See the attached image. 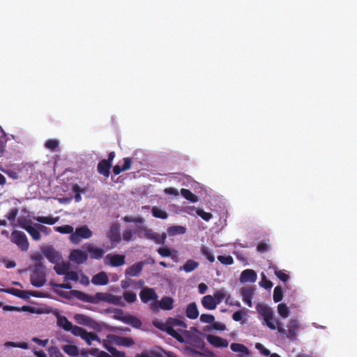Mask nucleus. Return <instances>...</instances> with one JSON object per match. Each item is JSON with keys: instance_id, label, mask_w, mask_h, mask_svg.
I'll use <instances>...</instances> for the list:
<instances>
[{"instance_id": "obj_1", "label": "nucleus", "mask_w": 357, "mask_h": 357, "mask_svg": "<svg viewBox=\"0 0 357 357\" xmlns=\"http://www.w3.org/2000/svg\"><path fill=\"white\" fill-rule=\"evenodd\" d=\"M256 310L258 314L263 317L265 324L271 330L277 329L278 331L282 335H285L286 337L291 340H294L296 337L297 332L299 329V324L296 319L289 320L287 331L283 324L278 321L273 314L272 309L264 304L258 303L256 306Z\"/></svg>"}, {"instance_id": "obj_2", "label": "nucleus", "mask_w": 357, "mask_h": 357, "mask_svg": "<svg viewBox=\"0 0 357 357\" xmlns=\"http://www.w3.org/2000/svg\"><path fill=\"white\" fill-rule=\"evenodd\" d=\"M46 282V273L44 266L35 264L31 275V283L36 287H43Z\"/></svg>"}, {"instance_id": "obj_3", "label": "nucleus", "mask_w": 357, "mask_h": 357, "mask_svg": "<svg viewBox=\"0 0 357 357\" xmlns=\"http://www.w3.org/2000/svg\"><path fill=\"white\" fill-rule=\"evenodd\" d=\"M10 241L16 244L22 251H26L29 249V243L26 236L23 231L13 230L10 235Z\"/></svg>"}, {"instance_id": "obj_4", "label": "nucleus", "mask_w": 357, "mask_h": 357, "mask_svg": "<svg viewBox=\"0 0 357 357\" xmlns=\"http://www.w3.org/2000/svg\"><path fill=\"white\" fill-rule=\"evenodd\" d=\"M92 235V231L86 225H83L76 228L75 231L70 235V239L73 243L78 244L82 238L87 239L91 238Z\"/></svg>"}, {"instance_id": "obj_5", "label": "nucleus", "mask_w": 357, "mask_h": 357, "mask_svg": "<svg viewBox=\"0 0 357 357\" xmlns=\"http://www.w3.org/2000/svg\"><path fill=\"white\" fill-rule=\"evenodd\" d=\"M18 222L20 226L26 230L34 241H38L41 239V235L36 227V223L32 224L30 220L25 218L19 220Z\"/></svg>"}, {"instance_id": "obj_6", "label": "nucleus", "mask_w": 357, "mask_h": 357, "mask_svg": "<svg viewBox=\"0 0 357 357\" xmlns=\"http://www.w3.org/2000/svg\"><path fill=\"white\" fill-rule=\"evenodd\" d=\"M0 291L8 293L10 294H12L13 296H15L17 297L21 298H28L29 296L37 297V298H43L44 297L43 294L39 291H23L15 288H7V289H0Z\"/></svg>"}, {"instance_id": "obj_7", "label": "nucleus", "mask_w": 357, "mask_h": 357, "mask_svg": "<svg viewBox=\"0 0 357 357\" xmlns=\"http://www.w3.org/2000/svg\"><path fill=\"white\" fill-rule=\"evenodd\" d=\"M155 326L160 330L166 332L168 335L175 338L179 342H185L183 336L178 331L174 330L173 326L168 319L165 323H159L155 324Z\"/></svg>"}, {"instance_id": "obj_8", "label": "nucleus", "mask_w": 357, "mask_h": 357, "mask_svg": "<svg viewBox=\"0 0 357 357\" xmlns=\"http://www.w3.org/2000/svg\"><path fill=\"white\" fill-rule=\"evenodd\" d=\"M107 340L114 344L127 347H132L135 344V341L132 337H121L114 334L107 335Z\"/></svg>"}, {"instance_id": "obj_9", "label": "nucleus", "mask_w": 357, "mask_h": 357, "mask_svg": "<svg viewBox=\"0 0 357 357\" xmlns=\"http://www.w3.org/2000/svg\"><path fill=\"white\" fill-rule=\"evenodd\" d=\"M75 319L79 324L91 327L94 330L100 328V326L97 321L85 314H77L75 315Z\"/></svg>"}, {"instance_id": "obj_10", "label": "nucleus", "mask_w": 357, "mask_h": 357, "mask_svg": "<svg viewBox=\"0 0 357 357\" xmlns=\"http://www.w3.org/2000/svg\"><path fill=\"white\" fill-rule=\"evenodd\" d=\"M121 317H118V320L122 321L124 324L130 325L133 328H140L142 326L141 320L135 316L128 314L124 315L123 311H120Z\"/></svg>"}, {"instance_id": "obj_11", "label": "nucleus", "mask_w": 357, "mask_h": 357, "mask_svg": "<svg viewBox=\"0 0 357 357\" xmlns=\"http://www.w3.org/2000/svg\"><path fill=\"white\" fill-rule=\"evenodd\" d=\"M69 259L70 261L77 264H81L87 260L88 255L85 252L79 249H76L71 251Z\"/></svg>"}, {"instance_id": "obj_12", "label": "nucleus", "mask_w": 357, "mask_h": 357, "mask_svg": "<svg viewBox=\"0 0 357 357\" xmlns=\"http://www.w3.org/2000/svg\"><path fill=\"white\" fill-rule=\"evenodd\" d=\"M139 297L143 303H147L157 299L158 296L153 288L146 287L140 291Z\"/></svg>"}, {"instance_id": "obj_13", "label": "nucleus", "mask_w": 357, "mask_h": 357, "mask_svg": "<svg viewBox=\"0 0 357 357\" xmlns=\"http://www.w3.org/2000/svg\"><path fill=\"white\" fill-rule=\"evenodd\" d=\"M207 341L216 348H226L229 345V342L226 339L213 335H208L206 336Z\"/></svg>"}, {"instance_id": "obj_14", "label": "nucleus", "mask_w": 357, "mask_h": 357, "mask_svg": "<svg viewBox=\"0 0 357 357\" xmlns=\"http://www.w3.org/2000/svg\"><path fill=\"white\" fill-rule=\"evenodd\" d=\"M145 264L146 262L142 261L132 265L126 270V276L136 277L139 275Z\"/></svg>"}, {"instance_id": "obj_15", "label": "nucleus", "mask_w": 357, "mask_h": 357, "mask_svg": "<svg viewBox=\"0 0 357 357\" xmlns=\"http://www.w3.org/2000/svg\"><path fill=\"white\" fill-rule=\"evenodd\" d=\"M108 238L111 243H118L121 241L120 228L117 223L111 225L108 233Z\"/></svg>"}, {"instance_id": "obj_16", "label": "nucleus", "mask_w": 357, "mask_h": 357, "mask_svg": "<svg viewBox=\"0 0 357 357\" xmlns=\"http://www.w3.org/2000/svg\"><path fill=\"white\" fill-rule=\"evenodd\" d=\"M257 275L255 271L252 269H245L242 271L240 275L241 282H255L257 280Z\"/></svg>"}, {"instance_id": "obj_17", "label": "nucleus", "mask_w": 357, "mask_h": 357, "mask_svg": "<svg viewBox=\"0 0 357 357\" xmlns=\"http://www.w3.org/2000/svg\"><path fill=\"white\" fill-rule=\"evenodd\" d=\"M44 256L52 264H55L61 258V256L53 248H47L43 250Z\"/></svg>"}, {"instance_id": "obj_18", "label": "nucleus", "mask_w": 357, "mask_h": 357, "mask_svg": "<svg viewBox=\"0 0 357 357\" xmlns=\"http://www.w3.org/2000/svg\"><path fill=\"white\" fill-rule=\"evenodd\" d=\"M187 342L195 348L204 350L205 342L201 337L197 335H190L187 340Z\"/></svg>"}, {"instance_id": "obj_19", "label": "nucleus", "mask_w": 357, "mask_h": 357, "mask_svg": "<svg viewBox=\"0 0 357 357\" xmlns=\"http://www.w3.org/2000/svg\"><path fill=\"white\" fill-rule=\"evenodd\" d=\"M243 301L248 305V307L252 306V298L254 294V290L251 287L242 288L241 290Z\"/></svg>"}, {"instance_id": "obj_20", "label": "nucleus", "mask_w": 357, "mask_h": 357, "mask_svg": "<svg viewBox=\"0 0 357 357\" xmlns=\"http://www.w3.org/2000/svg\"><path fill=\"white\" fill-rule=\"evenodd\" d=\"M107 258L109 259V264L113 267H118L125 264V256L122 255H107Z\"/></svg>"}, {"instance_id": "obj_21", "label": "nucleus", "mask_w": 357, "mask_h": 357, "mask_svg": "<svg viewBox=\"0 0 357 357\" xmlns=\"http://www.w3.org/2000/svg\"><path fill=\"white\" fill-rule=\"evenodd\" d=\"M111 167L112 164H109L106 162L105 159H103L98 162L97 170L100 174H102L105 177H109Z\"/></svg>"}, {"instance_id": "obj_22", "label": "nucleus", "mask_w": 357, "mask_h": 357, "mask_svg": "<svg viewBox=\"0 0 357 357\" xmlns=\"http://www.w3.org/2000/svg\"><path fill=\"white\" fill-rule=\"evenodd\" d=\"M86 250L90 253L91 259H100L102 258L105 251L100 248H96L92 244H89L86 248Z\"/></svg>"}, {"instance_id": "obj_23", "label": "nucleus", "mask_w": 357, "mask_h": 357, "mask_svg": "<svg viewBox=\"0 0 357 357\" xmlns=\"http://www.w3.org/2000/svg\"><path fill=\"white\" fill-rule=\"evenodd\" d=\"M95 285H105L109 282V278L105 272H100L95 275L91 280Z\"/></svg>"}, {"instance_id": "obj_24", "label": "nucleus", "mask_w": 357, "mask_h": 357, "mask_svg": "<svg viewBox=\"0 0 357 357\" xmlns=\"http://www.w3.org/2000/svg\"><path fill=\"white\" fill-rule=\"evenodd\" d=\"M72 296L75 297L76 298L84 302L87 303H95V299L91 295H89L84 292H82L79 290H72L70 291Z\"/></svg>"}, {"instance_id": "obj_25", "label": "nucleus", "mask_w": 357, "mask_h": 357, "mask_svg": "<svg viewBox=\"0 0 357 357\" xmlns=\"http://www.w3.org/2000/svg\"><path fill=\"white\" fill-rule=\"evenodd\" d=\"M174 299L170 296H163L159 301L160 309L162 310H171L174 308Z\"/></svg>"}, {"instance_id": "obj_26", "label": "nucleus", "mask_w": 357, "mask_h": 357, "mask_svg": "<svg viewBox=\"0 0 357 357\" xmlns=\"http://www.w3.org/2000/svg\"><path fill=\"white\" fill-rule=\"evenodd\" d=\"M202 304L204 308L210 310L215 309L217 306L215 299L211 295L204 296L202 299Z\"/></svg>"}, {"instance_id": "obj_27", "label": "nucleus", "mask_w": 357, "mask_h": 357, "mask_svg": "<svg viewBox=\"0 0 357 357\" xmlns=\"http://www.w3.org/2000/svg\"><path fill=\"white\" fill-rule=\"evenodd\" d=\"M141 231H145V238L149 240H152L155 233L151 229H149L146 227L138 226L135 231V233L140 238H143V236L141 234Z\"/></svg>"}, {"instance_id": "obj_28", "label": "nucleus", "mask_w": 357, "mask_h": 357, "mask_svg": "<svg viewBox=\"0 0 357 357\" xmlns=\"http://www.w3.org/2000/svg\"><path fill=\"white\" fill-rule=\"evenodd\" d=\"M183 350L186 351V353L189 355L194 356V355H199V356H205L211 357L213 356V353L208 350V349H204L203 350V352L199 351L197 350H195L192 348H190L188 346H185L183 347Z\"/></svg>"}, {"instance_id": "obj_29", "label": "nucleus", "mask_w": 357, "mask_h": 357, "mask_svg": "<svg viewBox=\"0 0 357 357\" xmlns=\"http://www.w3.org/2000/svg\"><path fill=\"white\" fill-rule=\"evenodd\" d=\"M3 310L5 311H10V312H33L34 308L31 306L28 305H24L22 307H16V306H11L8 305H5L3 306Z\"/></svg>"}, {"instance_id": "obj_30", "label": "nucleus", "mask_w": 357, "mask_h": 357, "mask_svg": "<svg viewBox=\"0 0 357 357\" xmlns=\"http://www.w3.org/2000/svg\"><path fill=\"white\" fill-rule=\"evenodd\" d=\"M185 314L187 317L191 319H195L198 317L199 311L195 303H191L188 305Z\"/></svg>"}, {"instance_id": "obj_31", "label": "nucleus", "mask_w": 357, "mask_h": 357, "mask_svg": "<svg viewBox=\"0 0 357 357\" xmlns=\"http://www.w3.org/2000/svg\"><path fill=\"white\" fill-rule=\"evenodd\" d=\"M54 269L58 275H65L68 271L70 270V263L63 261L59 263L57 261L55 263Z\"/></svg>"}, {"instance_id": "obj_32", "label": "nucleus", "mask_w": 357, "mask_h": 357, "mask_svg": "<svg viewBox=\"0 0 357 357\" xmlns=\"http://www.w3.org/2000/svg\"><path fill=\"white\" fill-rule=\"evenodd\" d=\"M198 266V262L192 259H188L182 266L179 268V269L181 271H184L186 273H190L195 270Z\"/></svg>"}, {"instance_id": "obj_33", "label": "nucleus", "mask_w": 357, "mask_h": 357, "mask_svg": "<svg viewBox=\"0 0 357 357\" xmlns=\"http://www.w3.org/2000/svg\"><path fill=\"white\" fill-rule=\"evenodd\" d=\"M38 222L41 224H46L50 225H54L58 220V217H46V216H37L33 218Z\"/></svg>"}, {"instance_id": "obj_34", "label": "nucleus", "mask_w": 357, "mask_h": 357, "mask_svg": "<svg viewBox=\"0 0 357 357\" xmlns=\"http://www.w3.org/2000/svg\"><path fill=\"white\" fill-rule=\"evenodd\" d=\"M63 351L71 357H75L79 354V350L77 346L73 344H65L62 347Z\"/></svg>"}, {"instance_id": "obj_35", "label": "nucleus", "mask_w": 357, "mask_h": 357, "mask_svg": "<svg viewBox=\"0 0 357 357\" xmlns=\"http://www.w3.org/2000/svg\"><path fill=\"white\" fill-rule=\"evenodd\" d=\"M167 234L169 236H175L177 234H183L186 231V229L183 226L174 225L167 228Z\"/></svg>"}, {"instance_id": "obj_36", "label": "nucleus", "mask_w": 357, "mask_h": 357, "mask_svg": "<svg viewBox=\"0 0 357 357\" xmlns=\"http://www.w3.org/2000/svg\"><path fill=\"white\" fill-rule=\"evenodd\" d=\"M181 194L185 199L192 203L197 202L199 200L198 197L188 189L182 188Z\"/></svg>"}, {"instance_id": "obj_37", "label": "nucleus", "mask_w": 357, "mask_h": 357, "mask_svg": "<svg viewBox=\"0 0 357 357\" xmlns=\"http://www.w3.org/2000/svg\"><path fill=\"white\" fill-rule=\"evenodd\" d=\"M82 339L84 340L88 345L91 344L92 341L100 342L99 337L93 333L84 331Z\"/></svg>"}, {"instance_id": "obj_38", "label": "nucleus", "mask_w": 357, "mask_h": 357, "mask_svg": "<svg viewBox=\"0 0 357 357\" xmlns=\"http://www.w3.org/2000/svg\"><path fill=\"white\" fill-rule=\"evenodd\" d=\"M57 323L66 331H70L73 326V324L66 317H59Z\"/></svg>"}, {"instance_id": "obj_39", "label": "nucleus", "mask_w": 357, "mask_h": 357, "mask_svg": "<svg viewBox=\"0 0 357 357\" xmlns=\"http://www.w3.org/2000/svg\"><path fill=\"white\" fill-rule=\"evenodd\" d=\"M152 215L155 218L166 219L168 217L167 212L164 210L160 209L157 206H153L151 209Z\"/></svg>"}, {"instance_id": "obj_40", "label": "nucleus", "mask_w": 357, "mask_h": 357, "mask_svg": "<svg viewBox=\"0 0 357 357\" xmlns=\"http://www.w3.org/2000/svg\"><path fill=\"white\" fill-rule=\"evenodd\" d=\"M72 190L75 193V200L76 202H79L82 200L81 193H85L86 190L79 187L77 184L73 185Z\"/></svg>"}, {"instance_id": "obj_41", "label": "nucleus", "mask_w": 357, "mask_h": 357, "mask_svg": "<svg viewBox=\"0 0 357 357\" xmlns=\"http://www.w3.org/2000/svg\"><path fill=\"white\" fill-rule=\"evenodd\" d=\"M230 348L234 352H241L245 354H248V349L245 345L240 343H232L230 345Z\"/></svg>"}, {"instance_id": "obj_42", "label": "nucleus", "mask_w": 357, "mask_h": 357, "mask_svg": "<svg viewBox=\"0 0 357 357\" xmlns=\"http://www.w3.org/2000/svg\"><path fill=\"white\" fill-rule=\"evenodd\" d=\"M273 268L274 270L275 275L281 281L286 282L289 280V278H290L289 275L288 274H287L286 273H284L283 271L279 270L275 266H273Z\"/></svg>"}, {"instance_id": "obj_43", "label": "nucleus", "mask_w": 357, "mask_h": 357, "mask_svg": "<svg viewBox=\"0 0 357 357\" xmlns=\"http://www.w3.org/2000/svg\"><path fill=\"white\" fill-rule=\"evenodd\" d=\"M283 298V291L282 287L277 286L273 290V298L275 303H278L282 301Z\"/></svg>"}, {"instance_id": "obj_44", "label": "nucleus", "mask_w": 357, "mask_h": 357, "mask_svg": "<svg viewBox=\"0 0 357 357\" xmlns=\"http://www.w3.org/2000/svg\"><path fill=\"white\" fill-rule=\"evenodd\" d=\"M54 229L56 231H58L61 234H70V235L72 234V233H73V230H74L73 227L69 225L56 227H54Z\"/></svg>"}, {"instance_id": "obj_45", "label": "nucleus", "mask_w": 357, "mask_h": 357, "mask_svg": "<svg viewBox=\"0 0 357 357\" xmlns=\"http://www.w3.org/2000/svg\"><path fill=\"white\" fill-rule=\"evenodd\" d=\"M45 146L51 151H55L59 147V142L55 139H50L45 142Z\"/></svg>"}, {"instance_id": "obj_46", "label": "nucleus", "mask_w": 357, "mask_h": 357, "mask_svg": "<svg viewBox=\"0 0 357 357\" xmlns=\"http://www.w3.org/2000/svg\"><path fill=\"white\" fill-rule=\"evenodd\" d=\"M278 311L279 314L283 318H287L289 315V309L284 303H280L278 305Z\"/></svg>"}, {"instance_id": "obj_47", "label": "nucleus", "mask_w": 357, "mask_h": 357, "mask_svg": "<svg viewBox=\"0 0 357 357\" xmlns=\"http://www.w3.org/2000/svg\"><path fill=\"white\" fill-rule=\"evenodd\" d=\"M166 238L167 234L165 233L160 234L155 232L152 241H153L156 244L164 245L166 241Z\"/></svg>"}, {"instance_id": "obj_48", "label": "nucleus", "mask_w": 357, "mask_h": 357, "mask_svg": "<svg viewBox=\"0 0 357 357\" xmlns=\"http://www.w3.org/2000/svg\"><path fill=\"white\" fill-rule=\"evenodd\" d=\"M50 357H64L58 347L51 346L47 349Z\"/></svg>"}, {"instance_id": "obj_49", "label": "nucleus", "mask_w": 357, "mask_h": 357, "mask_svg": "<svg viewBox=\"0 0 357 357\" xmlns=\"http://www.w3.org/2000/svg\"><path fill=\"white\" fill-rule=\"evenodd\" d=\"M226 296V292L224 289H221L216 291L214 293L213 298L215 299V302H217V305L220 304L225 297Z\"/></svg>"}, {"instance_id": "obj_50", "label": "nucleus", "mask_w": 357, "mask_h": 357, "mask_svg": "<svg viewBox=\"0 0 357 357\" xmlns=\"http://www.w3.org/2000/svg\"><path fill=\"white\" fill-rule=\"evenodd\" d=\"M63 279H64V281L71 280V281L77 282L79 280V275L77 272L73 271H70L68 270V272L64 275Z\"/></svg>"}, {"instance_id": "obj_51", "label": "nucleus", "mask_w": 357, "mask_h": 357, "mask_svg": "<svg viewBox=\"0 0 357 357\" xmlns=\"http://www.w3.org/2000/svg\"><path fill=\"white\" fill-rule=\"evenodd\" d=\"M5 347H18L23 349H27L29 348L28 344L26 342H6L4 344Z\"/></svg>"}, {"instance_id": "obj_52", "label": "nucleus", "mask_w": 357, "mask_h": 357, "mask_svg": "<svg viewBox=\"0 0 357 357\" xmlns=\"http://www.w3.org/2000/svg\"><path fill=\"white\" fill-rule=\"evenodd\" d=\"M201 252L207 258V259L210 262H213L215 261V257L212 254V252L210 251L208 248L206 246H202L201 248Z\"/></svg>"}, {"instance_id": "obj_53", "label": "nucleus", "mask_w": 357, "mask_h": 357, "mask_svg": "<svg viewBox=\"0 0 357 357\" xmlns=\"http://www.w3.org/2000/svg\"><path fill=\"white\" fill-rule=\"evenodd\" d=\"M124 299L129 303H132L137 300V295L132 291H125L123 293Z\"/></svg>"}, {"instance_id": "obj_54", "label": "nucleus", "mask_w": 357, "mask_h": 357, "mask_svg": "<svg viewBox=\"0 0 357 357\" xmlns=\"http://www.w3.org/2000/svg\"><path fill=\"white\" fill-rule=\"evenodd\" d=\"M218 260L222 264L225 265H231L234 263V259L231 256H223L219 255L218 257Z\"/></svg>"}, {"instance_id": "obj_55", "label": "nucleus", "mask_w": 357, "mask_h": 357, "mask_svg": "<svg viewBox=\"0 0 357 357\" xmlns=\"http://www.w3.org/2000/svg\"><path fill=\"white\" fill-rule=\"evenodd\" d=\"M86 330L84 329L82 327H79V326H72V328L70 329V331H71V333L75 335V336H78V337H80L82 338V337L83 336V334L84 333V331Z\"/></svg>"}, {"instance_id": "obj_56", "label": "nucleus", "mask_w": 357, "mask_h": 357, "mask_svg": "<svg viewBox=\"0 0 357 357\" xmlns=\"http://www.w3.org/2000/svg\"><path fill=\"white\" fill-rule=\"evenodd\" d=\"M197 214L200 216L203 220L208 221L212 218V214L211 213L205 212L203 209L198 208L196 210Z\"/></svg>"}, {"instance_id": "obj_57", "label": "nucleus", "mask_w": 357, "mask_h": 357, "mask_svg": "<svg viewBox=\"0 0 357 357\" xmlns=\"http://www.w3.org/2000/svg\"><path fill=\"white\" fill-rule=\"evenodd\" d=\"M200 321L203 323L213 324V322L215 321V317L212 314H202L200 316Z\"/></svg>"}, {"instance_id": "obj_58", "label": "nucleus", "mask_w": 357, "mask_h": 357, "mask_svg": "<svg viewBox=\"0 0 357 357\" xmlns=\"http://www.w3.org/2000/svg\"><path fill=\"white\" fill-rule=\"evenodd\" d=\"M136 234L135 231H132L131 229H126L123 232V238L125 241H130L134 240L133 235Z\"/></svg>"}, {"instance_id": "obj_59", "label": "nucleus", "mask_w": 357, "mask_h": 357, "mask_svg": "<svg viewBox=\"0 0 357 357\" xmlns=\"http://www.w3.org/2000/svg\"><path fill=\"white\" fill-rule=\"evenodd\" d=\"M168 320L170 321V323L172 324L173 327L181 326L184 328H187V324L184 321H183L180 319H175V318H169Z\"/></svg>"}, {"instance_id": "obj_60", "label": "nucleus", "mask_w": 357, "mask_h": 357, "mask_svg": "<svg viewBox=\"0 0 357 357\" xmlns=\"http://www.w3.org/2000/svg\"><path fill=\"white\" fill-rule=\"evenodd\" d=\"M18 213V208H13L10 211V212L8 214L6 215V218L10 221H15Z\"/></svg>"}, {"instance_id": "obj_61", "label": "nucleus", "mask_w": 357, "mask_h": 357, "mask_svg": "<svg viewBox=\"0 0 357 357\" xmlns=\"http://www.w3.org/2000/svg\"><path fill=\"white\" fill-rule=\"evenodd\" d=\"M257 250L259 253H265L268 250V245L265 241H261L257 246Z\"/></svg>"}, {"instance_id": "obj_62", "label": "nucleus", "mask_w": 357, "mask_h": 357, "mask_svg": "<svg viewBox=\"0 0 357 357\" xmlns=\"http://www.w3.org/2000/svg\"><path fill=\"white\" fill-rule=\"evenodd\" d=\"M157 251L162 257H169L172 254L171 250L168 248H159Z\"/></svg>"}, {"instance_id": "obj_63", "label": "nucleus", "mask_w": 357, "mask_h": 357, "mask_svg": "<svg viewBox=\"0 0 357 357\" xmlns=\"http://www.w3.org/2000/svg\"><path fill=\"white\" fill-rule=\"evenodd\" d=\"M261 277L262 280L260 282V285L264 287L265 289H271L273 286L272 282L267 280L266 275L264 273L261 274Z\"/></svg>"}, {"instance_id": "obj_64", "label": "nucleus", "mask_w": 357, "mask_h": 357, "mask_svg": "<svg viewBox=\"0 0 357 357\" xmlns=\"http://www.w3.org/2000/svg\"><path fill=\"white\" fill-rule=\"evenodd\" d=\"M255 348L259 351V352L265 356H268L270 355V351L267 349L262 344L257 343L255 344Z\"/></svg>"}]
</instances>
